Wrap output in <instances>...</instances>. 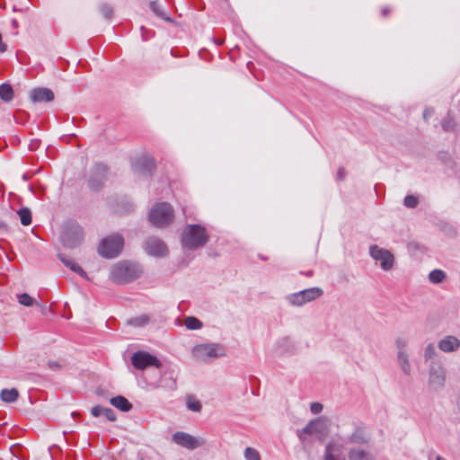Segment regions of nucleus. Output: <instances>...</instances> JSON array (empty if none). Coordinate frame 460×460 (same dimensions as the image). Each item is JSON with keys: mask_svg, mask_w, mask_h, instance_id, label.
<instances>
[{"mask_svg": "<svg viewBox=\"0 0 460 460\" xmlns=\"http://www.w3.org/2000/svg\"><path fill=\"white\" fill-rule=\"evenodd\" d=\"M209 241L206 227L197 225H187L181 233V244L188 250H196L203 247Z\"/></svg>", "mask_w": 460, "mask_h": 460, "instance_id": "f257e3e1", "label": "nucleus"}, {"mask_svg": "<svg viewBox=\"0 0 460 460\" xmlns=\"http://www.w3.org/2000/svg\"><path fill=\"white\" fill-rule=\"evenodd\" d=\"M142 273L138 264L122 261L116 263L111 270V279L117 284H126L137 279Z\"/></svg>", "mask_w": 460, "mask_h": 460, "instance_id": "f03ea898", "label": "nucleus"}, {"mask_svg": "<svg viewBox=\"0 0 460 460\" xmlns=\"http://www.w3.org/2000/svg\"><path fill=\"white\" fill-rule=\"evenodd\" d=\"M60 241L66 248L77 247L83 241V228L75 221L66 222L62 226Z\"/></svg>", "mask_w": 460, "mask_h": 460, "instance_id": "7ed1b4c3", "label": "nucleus"}, {"mask_svg": "<svg viewBox=\"0 0 460 460\" xmlns=\"http://www.w3.org/2000/svg\"><path fill=\"white\" fill-rule=\"evenodd\" d=\"M173 218V208L167 202L156 204L149 212V221L156 227L167 226Z\"/></svg>", "mask_w": 460, "mask_h": 460, "instance_id": "20e7f679", "label": "nucleus"}, {"mask_svg": "<svg viewBox=\"0 0 460 460\" xmlns=\"http://www.w3.org/2000/svg\"><path fill=\"white\" fill-rule=\"evenodd\" d=\"M123 245V237L119 234H114L101 242L98 252L104 258H115L121 252Z\"/></svg>", "mask_w": 460, "mask_h": 460, "instance_id": "39448f33", "label": "nucleus"}, {"mask_svg": "<svg viewBox=\"0 0 460 460\" xmlns=\"http://www.w3.org/2000/svg\"><path fill=\"white\" fill-rule=\"evenodd\" d=\"M323 294V289L315 287L289 294L286 296V300L293 306H303L319 298Z\"/></svg>", "mask_w": 460, "mask_h": 460, "instance_id": "423d86ee", "label": "nucleus"}, {"mask_svg": "<svg viewBox=\"0 0 460 460\" xmlns=\"http://www.w3.org/2000/svg\"><path fill=\"white\" fill-rule=\"evenodd\" d=\"M193 355L199 360L217 358L225 355L224 348L218 343L199 344L193 349Z\"/></svg>", "mask_w": 460, "mask_h": 460, "instance_id": "0eeeda50", "label": "nucleus"}, {"mask_svg": "<svg viewBox=\"0 0 460 460\" xmlns=\"http://www.w3.org/2000/svg\"><path fill=\"white\" fill-rule=\"evenodd\" d=\"M369 254L373 260L380 261L383 270L388 271L394 267V256L390 251L373 244L369 247Z\"/></svg>", "mask_w": 460, "mask_h": 460, "instance_id": "6e6552de", "label": "nucleus"}, {"mask_svg": "<svg viewBox=\"0 0 460 460\" xmlns=\"http://www.w3.org/2000/svg\"><path fill=\"white\" fill-rule=\"evenodd\" d=\"M172 441L188 450H194L205 444V440L201 438L194 437L184 431H176L172 436Z\"/></svg>", "mask_w": 460, "mask_h": 460, "instance_id": "1a4fd4ad", "label": "nucleus"}, {"mask_svg": "<svg viewBox=\"0 0 460 460\" xmlns=\"http://www.w3.org/2000/svg\"><path fill=\"white\" fill-rule=\"evenodd\" d=\"M131 363L135 368L140 370L151 366L160 368L162 366L160 360L156 357L142 350H138L132 355Z\"/></svg>", "mask_w": 460, "mask_h": 460, "instance_id": "9d476101", "label": "nucleus"}, {"mask_svg": "<svg viewBox=\"0 0 460 460\" xmlns=\"http://www.w3.org/2000/svg\"><path fill=\"white\" fill-rule=\"evenodd\" d=\"M446 381V370L438 361H432L429 368V383L433 389H440Z\"/></svg>", "mask_w": 460, "mask_h": 460, "instance_id": "9b49d317", "label": "nucleus"}, {"mask_svg": "<svg viewBox=\"0 0 460 460\" xmlns=\"http://www.w3.org/2000/svg\"><path fill=\"white\" fill-rule=\"evenodd\" d=\"M107 166L103 164H96L91 172L89 186L93 190H99L106 181Z\"/></svg>", "mask_w": 460, "mask_h": 460, "instance_id": "f8f14e48", "label": "nucleus"}, {"mask_svg": "<svg viewBox=\"0 0 460 460\" xmlns=\"http://www.w3.org/2000/svg\"><path fill=\"white\" fill-rule=\"evenodd\" d=\"M323 460H347L344 454V445L335 440L325 446Z\"/></svg>", "mask_w": 460, "mask_h": 460, "instance_id": "ddd939ff", "label": "nucleus"}, {"mask_svg": "<svg viewBox=\"0 0 460 460\" xmlns=\"http://www.w3.org/2000/svg\"><path fill=\"white\" fill-rule=\"evenodd\" d=\"M145 251L153 256L162 257L167 253L165 243L159 238L149 237L145 242Z\"/></svg>", "mask_w": 460, "mask_h": 460, "instance_id": "4468645a", "label": "nucleus"}, {"mask_svg": "<svg viewBox=\"0 0 460 460\" xmlns=\"http://www.w3.org/2000/svg\"><path fill=\"white\" fill-rule=\"evenodd\" d=\"M135 172L147 175L151 174L155 168V159L148 155H142L132 164Z\"/></svg>", "mask_w": 460, "mask_h": 460, "instance_id": "2eb2a0df", "label": "nucleus"}, {"mask_svg": "<svg viewBox=\"0 0 460 460\" xmlns=\"http://www.w3.org/2000/svg\"><path fill=\"white\" fill-rule=\"evenodd\" d=\"M30 98L33 102H49L54 100V93L49 88H35L31 90Z\"/></svg>", "mask_w": 460, "mask_h": 460, "instance_id": "dca6fc26", "label": "nucleus"}, {"mask_svg": "<svg viewBox=\"0 0 460 460\" xmlns=\"http://www.w3.org/2000/svg\"><path fill=\"white\" fill-rule=\"evenodd\" d=\"M438 347L443 352H454L460 348V340L453 335H447L438 341Z\"/></svg>", "mask_w": 460, "mask_h": 460, "instance_id": "f3484780", "label": "nucleus"}, {"mask_svg": "<svg viewBox=\"0 0 460 460\" xmlns=\"http://www.w3.org/2000/svg\"><path fill=\"white\" fill-rule=\"evenodd\" d=\"M348 457L349 460H375L371 452L359 447H350L348 451Z\"/></svg>", "mask_w": 460, "mask_h": 460, "instance_id": "a211bd4d", "label": "nucleus"}, {"mask_svg": "<svg viewBox=\"0 0 460 460\" xmlns=\"http://www.w3.org/2000/svg\"><path fill=\"white\" fill-rule=\"evenodd\" d=\"M323 431V423L320 419H315L311 420L305 427H304L301 430L297 431V435L300 439H303L302 435H313L316 433H320Z\"/></svg>", "mask_w": 460, "mask_h": 460, "instance_id": "6ab92c4d", "label": "nucleus"}, {"mask_svg": "<svg viewBox=\"0 0 460 460\" xmlns=\"http://www.w3.org/2000/svg\"><path fill=\"white\" fill-rule=\"evenodd\" d=\"M369 437L363 429L357 427L354 431L348 437L347 443L363 445L367 444Z\"/></svg>", "mask_w": 460, "mask_h": 460, "instance_id": "aec40b11", "label": "nucleus"}, {"mask_svg": "<svg viewBox=\"0 0 460 460\" xmlns=\"http://www.w3.org/2000/svg\"><path fill=\"white\" fill-rule=\"evenodd\" d=\"M58 258L64 265L69 268L72 271L79 274L83 278H87L86 272L73 259L67 258L63 254H58Z\"/></svg>", "mask_w": 460, "mask_h": 460, "instance_id": "412c9836", "label": "nucleus"}, {"mask_svg": "<svg viewBox=\"0 0 460 460\" xmlns=\"http://www.w3.org/2000/svg\"><path fill=\"white\" fill-rule=\"evenodd\" d=\"M110 402L114 407L124 412L129 411L132 409V404L127 398L121 395L112 397Z\"/></svg>", "mask_w": 460, "mask_h": 460, "instance_id": "4be33fe9", "label": "nucleus"}, {"mask_svg": "<svg viewBox=\"0 0 460 460\" xmlns=\"http://www.w3.org/2000/svg\"><path fill=\"white\" fill-rule=\"evenodd\" d=\"M16 297H17V301L19 302V304H21L24 306H32L35 305L36 306L40 307V309L45 308V306L41 303L36 301L32 296H31L27 293L17 294Z\"/></svg>", "mask_w": 460, "mask_h": 460, "instance_id": "5701e85b", "label": "nucleus"}, {"mask_svg": "<svg viewBox=\"0 0 460 460\" xmlns=\"http://www.w3.org/2000/svg\"><path fill=\"white\" fill-rule=\"evenodd\" d=\"M397 362L402 371L405 375L410 376L411 372V367L406 351L397 352Z\"/></svg>", "mask_w": 460, "mask_h": 460, "instance_id": "b1692460", "label": "nucleus"}, {"mask_svg": "<svg viewBox=\"0 0 460 460\" xmlns=\"http://www.w3.org/2000/svg\"><path fill=\"white\" fill-rule=\"evenodd\" d=\"M19 397V392L16 388L3 389L0 393V398L4 402H13Z\"/></svg>", "mask_w": 460, "mask_h": 460, "instance_id": "393cba45", "label": "nucleus"}, {"mask_svg": "<svg viewBox=\"0 0 460 460\" xmlns=\"http://www.w3.org/2000/svg\"><path fill=\"white\" fill-rule=\"evenodd\" d=\"M150 9L159 18L167 22L172 21L170 15L161 7L157 1L150 2Z\"/></svg>", "mask_w": 460, "mask_h": 460, "instance_id": "a878e982", "label": "nucleus"}, {"mask_svg": "<svg viewBox=\"0 0 460 460\" xmlns=\"http://www.w3.org/2000/svg\"><path fill=\"white\" fill-rule=\"evenodd\" d=\"M13 98V87L8 84H2L0 85V99L4 102H9Z\"/></svg>", "mask_w": 460, "mask_h": 460, "instance_id": "bb28decb", "label": "nucleus"}, {"mask_svg": "<svg viewBox=\"0 0 460 460\" xmlns=\"http://www.w3.org/2000/svg\"><path fill=\"white\" fill-rule=\"evenodd\" d=\"M446 279V273L441 270H433L429 274V279L433 284H439Z\"/></svg>", "mask_w": 460, "mask_h": 460, "instance_id": "cd10ccee", "label": "nucleus"}, {"mask_svg": "<svg viewBox=\"0 0 460 460\" xmlns=\"http://www.w3.org/2000/svg\"><path fill=\"white\" fill-rule=\"evenodd\" d=\"M17 213L20 217L21 223L23 226H29L31 224V212L29 208H22Z\"/></svg>", "mask_w": 460, "mask_h": 460, "instance_id": "c85d7f7f", "label": "nucleus"}, {"mask_svg": "<svg viewBox=\"0 0 460 460\" xmlns=\"http://www.w3.org/2000/svg\"><path fill=\"white\" fill-rule=\"evenodd\" d=\"M184 324L189 330H199L203 326L202 323L194 316L186 317Z\"/></svg>", "mask_w": 460, "mask_h": 460, "instance_id": "c756f323", "label": "nucleus"}, {"mask_svg": "<svg viewBox=\"0 0 460 460\" xmlns=\"http://www.w3.org/2000/svg\"><path fill=\"white\" fill-rule=\"evenodd\" d=\"M441 127H442L443 130L446 131V132L454 131L455 127H456V123H455L453 118L449 114H447L442 119Z\"/></svg>", "mask_w": 460, "mask_h": 460, "instance_id": "7c9ffc66", "label": "nucleus"}, {"mask_svg": "<svg viewBox=\"0 0 460 460\" xmlns=\"http://www.w3.org/2000/svg\"><path fill=\"white\" fill-rule=\"evenodd\" d=\"M186 404H187V408L190 411H195V412H199L202 409V405H201L200 402L198 401V400H195L191 396H188L187 397Z\"/></svg>", "mask_w": 460, "mask_h": 460, "instance_id": "2f4dec72", "label": "nucleus"}, {"mask_svg": "<svg viewBox=\"0 0 460 460\" xmlns=\"http://www.w3.org/2000/svg\"><path fill=\"white\" fill-rule=\"evenodd\" d=\"M99 10L104 18L111 19L112 17L113 8L110 4L102 3L99 5Z\"/></svg>", "mask_w": 460, "mask_h": 460, "instance_id": "473e14b6", "label": "nucleus"}, {"mask_svg": "<svg viewBox=\"0 0 460 460\" xmlns=\"http://www.w3.org/2000/svg\"><path fill=\"white\" fill-rule=\"evenodd\" d=\"M148 320H149L148 316L141 315V316L135 317V318L128 320V323L130 325L140 327V326L146 324L148 323Z\"/></svg>", "mask_w": 460, "mask_h": 460, "instance_id": "72a5a7b5", "label": "nucleus"}, {"mask_svg": "<svg viewBox=\"0 0 460 460\" xmlns=\"http://www.w3.org/2000/svg\"><path fill=\"white\" fill-rule=\"evenodd\" d=\"M244 457L246 460H261L259 452L252 447H246L244 450Z\"/></svg>", "mask_w": 460, "mask_h": 460, "instance_id": "f704fd0d", "label": "nucleus"}, {"mask_svg": "<svg viewBox=\"0 0 460 460\" xmlns=\"http://www.w3.org/2000/svg\"><path fill=\"white\" fill-rule=\"evenodd\" d=\"M419 199L416 196L407 195L403 199V205L409 208H414L418 206Z\"/></svg>", "mask_w": 460, "mask_h": 460, "instance_id": "c9c22d12", "label": "nucleus"}, {"mask_svg": "<svg viewBox=\"0 0 460 460\" xmlns=\"http://www.w3.org/2000/svg\"><path fill=\"white\" fill-rule=\"evenodd\" d=\"M437 355L435 346L429 343L426 346L424 350V358L426 361L433 358Z\"/></svg>", "mask_w": 460, "mask_h": 460, "instance_id": "e433bc0d", "label": "nucleus"}, {"mask_svg": "<svg viewBox=\"0 0 460 460\" xmlns=\"http://www.w3.org/2000/svg\"><path fill=\"white\" fill-rule=\"evenodd\" d=\"M161 386L167 387L171 390H174L176 388V381L172 377H170L168 380L162 378Z\"/></svg>", "mask_w": 460, "mask_h": 460, "instance_id": "4c0bfd02", "label": "nucleus"}, {"mask_svg": "<svg viewBox=\"0 0 460 460\" xmlns=\"http://www.w3.org/2000/svg\"><path fill=\"white\" fill-rule=\"evenodd\" d=\"M407 344H408V341L406 339L404 338H397L396 339V341H395V345H396V348H397V352H401V351H406L405 349L407 347Z\"/></svg>", "mask_w": 460, "mask_h": 460, "instance_id": "58836bf2", "label": "nucleus"}, {"mask_svg": "<svg viewBox=\"0 0 460 460\" xmlns=\"http://www.w3.org/2000/svg\"><path fill=\"white\" fill-rule=\"evenodd\" d=\"M102 415L110 421H114L117 419L115 411L111 408H105Z\"/></svg>", "mask_w": 460, "mask_h": 460, "instance_id": "ea45409f", "label": "nucleus"}, {"mask_svg": "<svg viewBox=\"0 0 460 460\" xmlns=\"http://www.w3.org/2000/svg\"><path fill=\"white\" fill-rule=\"evenodd\" d=\"M105 407H102L101 405H96L91 409V413L93 417H99L102 415L104 411Z\"/></svg>", "mask_w": 460, "mask_h": 460, "instance_id": "a19ab883", "label": "nucleus"}, {"mask_svg": "<svg viewBox=\"0 0 460 460\" xmlns=\"http://www.w3.org/2000/svg\"><path fill=\"white\" fill-rule=\"evenodd\" d=\"M323 404L320 402H312L310 406V410L312 413L318 414L323 411Z\"/></svg>", "mask_w": 460, "mask_h": 460, "instance_id": "79ce46f5", "label": "nucleus"}, {"mask_svg": "<svg viewBox=\"0 0 460 460\" xmlns=\"http://www.w3.org/2000/svg\"><path fill=\"white\" fill-rule=\"evenodd\" d=\"M434 111L432 109H426L423 112V119L427 121L429 118H430L433 114Z\"/></svg>", "mask_w": 460, "mask_h": 460, "instance_id": "37998d69", "label": "nucleus"}, {"mask_svg": "<svg viewBox=\"0 0 460 460\" xmlns=\"http://www.w3.org/2000/svg\"><path fill=\"white\" fill-rule=\"evenodd\" d=\"M344 177H345V170H344V168L341 167L338 170L337 178H338V180L341 181L344 179Z\"/></svg>", "mask_w": 460, "mask_h": 460, "instance_id": "c03bdc74", "label": "nucleus"}, {"mask_svg": "<svg viewBox=\"0 0 460 460\" xmlns=\"http://www.w3.org/2000/svg\"><path fill=\"white\" fill-rule=\"evenodd\" d=\"M48 365H49V368H51L53 370L58 369L60 367V365L56 361H49Z\"/></svg>", "mask_w": 460, "mask_h": 460, "instance_id": "a18cd8bd", "label": "nucleus"}, {"mask_svg": "<svg viewBox=\"0 0 460 460\" xmlns=\"http://www.w3.org/2000/svg\"><path fill=\"white\" fill-rule=\"evenodd\" d=\"M37 145H38V142H37L36 140L31 141V143L30 144V148H31V150H33V149H35V148H36Z\"/></svg>", "mask_w": 460, "mask_h": 460, "instance_id": "49530a36", "label": "nucleus"}, {"mask_svg": "<svg viewBox=\"0 0 460 460\" xmlns=\"http://www.w3.org/2000/svg\"><path fill=\"white\" fill-rule=\"evenodd\" d=\"M388 13H389V9L386 8V7L382 10V13H383L384 16L387 15Z\"/></svg>", "mask_w": 460, "mask_h": 460, "instance_id": "de8ad7c7", "label": "nucleus"}, {"mask_svg": "<svg viewBox=\"0 0 460 460\" xmlns=\"http://www.w3.org/2000/svg\"><path fill=\"white\" fill-rule=\"evenodd\" d=\"M0 227L6 228V225L4 223H0Z\"/></svg>", "mask_w": 460, "mask_h": 460, "instance_id": "09e8293b", "label": "nucleus"}, {"mask_svg": "<svg viewBox=\"0 0 460 460\" xmlns=\"http://www.w3.org/2000/svg\"><path fill=\"white\" fill-rule=\"evenodd\" d=\"M305 275H306V276H312V275H313V271H312V270H310V271L306 272V274H305Z\"/></svg>", "mask_w": 460, "mask_h": 460, "instance_id": "8fccbe9b", "label": "nucleus"}]
</instances>
